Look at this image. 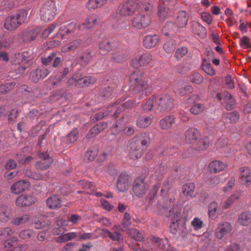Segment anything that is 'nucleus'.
Segmentation results:
<instances>
[{"label":"nucleus","instance_id":"15","mask_svg":"<svg viewBox=\"0 0 251 251\" xmlns=\"http://www.w3.org/2000/svg\"><path fill=\"white\" fill-rule=\"evenodd\" d=\"M200 136V132L195 127H189L184 133L185 141L190 144L195 143Z\"/></svg>","mask_w":251,"mask_h":251},{"label":"nucleus","instance_id":"18","mask_svg":"<svg viewBox=\"0 0 251 251\" xmlns=\"http://www.w3.org/2000/svg\"><path fill=\"white\" fill-rule=\"evenodd\" d=\"M159 40V37L157 34L146 35L143 40V46L146 49H151L156 46Z\"/></svg>","mask_w":251,"mask_h":251},{"label":"nucleus","instance_id":"30","mask_svg":"<svg viewBox=\"0 0 251 251\" xmlns=\"http://www.w3.org/2000/svg\"><path fill=\"white\" fill-rule=\"evenodd\" d=\"M175 123V118L172 116H167L162 118L159 122V126L162 130H167Z\"/></svg>","mask_w":251,"mask_h":251},{"label":"nucleus","instance_id":"6","mask_svg":"<svg viewBox=\"0 0 251 251\" xmlns=\"http://www.w3.org/2000/svg\"><path fill=\"white\" fill-rule=\"evenodd\" d=\"M28 20V17H7L4 26L7 30H14L23 23L27 22Z\"/></svg>","mask_w":251,"mask_h":251},{"label":"nucleus","instance_id":"51","mask_svg":"<svg viewBox=\"0 0 251 251\" xmlns=\"http://www.w3.org/2000/svg\"><path fill=\"white\" fill-rule=\"evenodd\" d=\"M187 48L185 46H182L176 49L174 56L176 60H179L183 56H184L187 53Z\"/></svg>","mask_w":251,"mask_h":251},{"label":"nucleus","instance_id":"62","mask_svg":"<svg viewBox=\"0 0 251 251\" xmlns=\"http://www.w3.org/2000/svg\"><path fill=\"white\" fill-rule=\"evenodd\" d=\"M209 144V140L207 137L201 138L199 141V150L201 151L206 150Z\"/></svg>","mask_w":251,"mask_h":251},{"label":"nucleus","instance_id":"47","mask_svg":"<svg viewBox=\"0 0 251 251\" xmlns=\"http://www.w3.org/2000/svg\"><path fill=\"white\" fill-rule=\"evenodd\" d=\"M127 233L129 236L138 241H141L143 238V235L140 231L136 228H130L128 230Z\"/></svg>","mask_w":251,"mask_h":251},{"label":"nucleus","instance_id":"25","mask_svg":"<svg viewBox=\"0 0 251 251\" xmlns=\"http://www.w3.org/2000/svg\"><path fill=\"white\" fill-rule=\"evenodd\" d=\"M193 32L201 38H203L206 35V28L196 21H193L192 24Z\"/></svg>","mask_w":251,"mask_h":251},{"label":"nucleus","instance_id":"5","mask_svg":"<svg viewBox=\"0 0 251 251\" xmlns=\"http://www.w3.org/2000/svg\"><path fill=\"white\" fill-rule=\"evenodd\" d=\"M175 203V199H170V205L169 207H166V210L168 211V213L167 214V216L170 217L172 219V223L170 226L171 232L175 234L176 231V229L178 227L177 224L176 222L177 221V218L180 214L181 210L177 208H174Z\"/></svg>","mask_w":251,"mask_h":251},{"label":"nucleus","instance_id":"48","mask_svg":"<svg viewBox=\"0 0 251 251\" xmlns=\"http://www.w3.org/2000/svg\"><path fill=\"white\" fill-rule=\"evenodd\" d=\"M78 131L77 129L75 128L69 133L66 137V141L68 144H73L75 143L78 138Z\"/></svg>","mask_w":251,"mask_h":251},{"label":"nucleus","instance_id":"64","mask_svg":"<svg viewBox=\"0 0 251 251\" xmlns=\"http://www.w3.org/2000/svg\"><path fill=\"white\" fill-rule=\"evenodd\" d=\"M55 53H52L46 56L42 57L41 58L42 63L44 65L47 66L52 61L54 58H55Z\"/></svg>","mask_w":251,"mask_h":251},{"label":"nucleus","instance_id":"9","mask_svg":"<svg viewBox=\"0 0 251 251\" xmlns=\"http://www.w3.org/2000/svg\"><path fill=\"white\" fill-rule=\"evenodd\" d=\"M38 155V160L36 163L37 169L45 170L50 167L53 162V159L47 152H40Z\"/></svg>","mask_w":251,"mask_h":251},{"label":"nucleus","instance_id":"50","mask_svg":"<svg viewBox=\"0 0 251 251\" xmlns=\"http://www.w3.org/2000/svg\"><path fill=\"white\" fill-rule=\"evenodd\" d=\"M218 204L216 201L211 202L208 205V214L210 218H213L217 211Z\"/></svg>","mask_w":251,"mask_h":251},{"label":"nucleus","instance_id":"3","mask_svg":"<svg viewBox=\"0 0 251 251\" xmlns=\"http://www.w3.org/2000/svg\"><path fill=\"white\" fill-rule=\"evenodd\" d=\"M133 106V101L131 100L122 103L121 100H117L116 102L110 105L104 110H101L94 115V118L98 121L103 117L108 116L112 111H114L113 116L115 118L118 117V115L123 110L130 108Z\"/></svg>","mask_w":251,"mask_h":251},{"label":"nucleus","instance_id":"35","mask_svg":"<svg viewBox=\"0 0 251 251\" xmlns=\"http://www.w3.org/2000/svg\"><path fill=\"white\" fill-rule=\"evenodd\" d=\"M223 99L225 102V108L227 110H230L235 105V102L234 98L228 92H225L223 94Z\"/></svg>","mask_w":251,"mask_h":251},{"label":"nucleus","instance_id":"21","mask_svg":"<svg viewBox=\"0 0 251 251\" xmlns=\"http://www.w3.org/2000/svg\"><path fill=\"white\" fill-rule=\"evenodd\" d=\"M107 126L106 123H100L94 126L87 134L86 138L89 139L96 136L99 133L102 132Z\"/></svg>","mask_w":251,"mask_h":251},{"label":"nucleus","instance_id":"42","mask_svg":"<svg viewBox=\"0 0 251 251\" xmlns=\"http://www.w3.org/2000/svg\"><path fill=\"white\" fill-rule=\"evenodd\" d=\"M98 153L97 147H93L89 149L85 153L84 159L86 160L92 161L94 160Z\"/></svg>","mask_w":251,"mask_h":251},{"label":"nucleus","instance_id":"23","mask_svg":"<svg viewBox=\"0 0 251 251\" xmlns=\"http://www.w3.org/2000/svg\"><path fill=\"white\" fill-rule=\"evenodd\" d=\"M239 119V115L236 111L225 113L222 117V121L226 124H232L237 122Z\"/></svg>","mask_w":251,"mask_h":251},{"label":"nucleus","instance_id":"43","mask_svg":"<svg viewBox=\"0 0 251 251\" xmlns=\"http://www.w3.org/2000/svg\"><path fill=\"white\" fill-rule=\"evenodd\" d=\"M156 95L151 96L142 106L143 110L145 112L151 111L153 107L155 108V101Z\"/></svg>","mask_w":251,"mask_h":251},{"label":"nucleus","instance_id":"7","mask_svg":"<svg viewBox=\"0 0 251 251\" xmlns=\"http://www.w3.org/2000/svg\"><path fill=\"white\" fill-rule=\"evenodd\" d=\"M149 187L148 183L142 176L137 178L133 182L132 190L137 197L142 196L147 191Z\"/></svg>","mask_w":251,"mask_h":251},{"label":"nucleus","instance_id":"41","mask_svg":"<svg viewBox=\"0 0 251 251\" xmlns=\"http://www.w3.org/2000/svg\"><path fill=\"white\" fill-rule=\"evenodd\" d=\"M30 218V216L28 214H24L21 216H18L12 218L11 223L12 225L18 226L24 224L27 222Z\"/></svg>","mask_w":251,"mask_h":251},{"label":"nucleus","instance_id":"24","mask_svg":"<svg viewBox=\"0 0 251 251\" xmlns=\"http://www.w3.org/2000/svg\"><path fill=\"white\" fill-rule=\"evenodd\" d=\"M148 81L143 80L134 86L133 91L135 93L142 92L145 96L150 93V88Z\"/></svg>","mask_w":251,"mask_h":251},{"label":"nucleus","instance_id":"32","mask_svg":"<svg viewBox=\"0 0 251 251\" xmlns=\"http://www.w3.org/2000/svg\"><path fill=\"white\" fill-rule=\"evenodd\" d=\"M107 0H88L86 3V8L88 10H95L106 3Z\"/></svg>","mask_w":251,"mask_h":251},{"label":"nucleus","instance_id":"60","mask_svg":"<svg viewBox=\"0 0 251 251\" xmlns=\"http://www.w3.org/2000/svg\"><path fill=\"white\" fill-rule=\"evenodd\" d=\"M7 47V46L6 45L2 42H0V59L5 62H7L9 60L7 53L3 51V49Z\"/></svg>","mask_w":251,"mask_h":251},{"label":"nucleus","instance_id":"45","mask_svg":"<svg viewBox=\"0 0 251 251\" xmlns=\"http://www.w3.org/2000/svg\"><path fill=\"white\" fill-rule=\"evenodd\" d=\"M205 110V106L203 104L200 103H194L190 108V113L195 115H198L202 113Z\"/></svg>","mask_w":251,"mask_h":251},{"label":"nucleus","instance_id":"20","mask_svg":"<svg viewBox=\"0 0 251 251\" xmlns=\"http://www.w3.org/2000/svg\"><path fill=\"white\" fill-rule=\"evenodd\" d=\"M49 74L50 72L48 69L45 68H43L42 69H37L33 70L30 73V75L31 80L33 82H37L40 79L44 78L47 76Z\"/></svg>","mask_w":251,"mask_h":251},{"label":"nucleus","instance_id":"55","mask_svg":"<svg viewBox=\"0 0 251 251\" xmlns=\"http://www.w3.org/2000/svg\"><path fill=\"white\" fill-rule=\"evenodd\" d=\"M104 233L113 241H120L123 239L121 234L119 232L112 233L108 230H105Z\"/></svg>","mask_w":251,"mask_h":251},{"label":"nucleus","instance_id":"12","mask_svg":"<svg viewBox=\"0 0 251 251\" xmlns=\"http://www.w3.org/2000/svg\"><path fill=\"white\" fill-rule=\"evenodd\" d=\"M131 22L132 26L142 29L150 25L151 19L150 17H133Z\"/></svg>","mask_w":251,"mask_h":251},{"label":"nucleus","instance_id":"14","mask_svg":"<svg viewBox=\"0 0 251 251\" xmlns=\"http://www.w3.org/2000/svg\"><path fill=\"white\" fill-rule=\"evenodd\" d=\"M152 59V55L149 53H144L136 57L132 60L131 65L136 68L148 64Z\"/></svg>","mask_w":251,"mask_h":251},{"label":"nucleus","instance_id":"59","mask_svg":"<svg viewBox=\"0 0 251 251\" xmlns=\"http://www.w3.org/2000/svg\"><path fill=\"white\" fill-rule=\"evenodd\" d=\"M239 45L240 47L244 49H247L249 48H251V40L247 36H244L240 40Z\"/></svg>","mask_w":251,"mask_h":251},{"label":"nucleus","instance_id":"11","mask_svg":"<svg viewBox=\"0 0 251 251\" xmlns=\"http://www.w3.org/2000/svg\"><path fill=\"white\" fill-rule=\"evenodd\" d=\"M130 181L128 175L125 172L121 173L118 176L116 187L119 191L125 192L129 188Z\"/></svg>","mask_w":251,"mask_h":251},{"label":"nucleus","instance_id":"36","mask_svg":"<svg viewBox=\"0 0 251 251\" xmlns=\"http://www.w3.org/2000/svg\"><path fill=\"white\" fill-rule=\"evenodd\" d=\"M151 122L152 118L151 117L142 116L137 119L136 126L139 128H146L151 124Z\"/></svg>","mask_w":251,"mask_h":251},{"label":"nucleus","instance_id":"53","mask_svg":"<svg viewBox=\"0 0 251 251\" xmlns=\"http://www.w3.org/2000/svg\"><path fill=\"white\" fill-rule=\"evenodd\" d=\"M153 241L157 243V246L159 248L162 250H168V242L167 239H161L157 237L153 238Z\"/></svg>","mask_w":251,"mask_h":251},{"label":"nucleus","instance_id":"4","mask_svg":"<svg viewBox=\"0 0 251 251\" xmlns=\"http://www.w3.org/2000/svg\"><path fill=\"white\" fill-rule=\"evenodd\" d=\"M174 100L168 94L156 95L155 109L159 112L169 111L174 107Z\"/></svg>","mask_w":251,"mask_h":251},{"label":"nucleus","instance_id":"16","mask_svg":"<svg viewBox=\"0 0 251 251\" xmlns=\"http://www.w3.org/2000/svg\"><path fill=\"white\" fill-rule=\"evenodd\" d=\"M41 12L46 16H55L57 14L55 3L53 0H49L44 4Z\"/></svg>","mask_w":251,"mask_h":251},{"label":"nucleus","instance_id":"54","mask_svg":"<svg viewBox=\"0 0 251 251\" xmlns=\"http://www.w3.org/2000/svg\"><path fill=\"white\" fill-rule=\"evenodd\" d=\"M18 245V239L16 237H12L7 240H6L4 243L3 246L4 248H14V247H17Z\"/></svg>","mask_w":251,"mask_h":251},{"label":"nucleus","instance_id":"1","mask_svg":"<svg viewBox=\"0 0 251 251\" xmlns=\"http://www.w3.org/2000/svg\"><path fill=\"white\" fill-rule=\"evenodd\" d=\"M151 138L149 133L144 132L134 136L129 141L127 145L129 155L133 159L140 158L144 152V149L150 145Z\"/></svg>","mask_w":251,"mask_h":251},{"label":"nucleus","instance_id":"58","mask_svg":"<svg viewBox=\"0 0 251 251\" xmlns=\"http://www.w3.org/2000/svg\"><path fill=\"white\" fill-rule=\"evenodd\" d=\"M176 44L175 41L170 40L165 42L163 45V49L167 53H171L175 49Z\"/></svg>","mask_w":251,"mask_h":251},{"label":"nucleus","instance_id":"57","mask_svg":"<svg viewBox=\"0 0 251 251\" xmlns=\"http://www.w3.org/2000/svg\"><path fill=\"white\" fill-rule=\"evenodd\" d=\"M188 17H177L175 21L176 27L182 28L184 27L188 22Z\"/></svg>","mask_w":251,"mask_h":251},{"label":"nucleus","instance_id":"38","mask_svg":"<svg viewBox=\"0 0 251 251\" xmlns=\"http://www.w3.org/2000/svg\"><path fill=\"white\" fill-rule=\"evenodd\" d=\"M97 24V17H87L81 26L83 28L90 29L93 28Z\"/></svg>","mask_w":251,"mask_h":251},{"label":"nucleus","instance_id":"13","mask_svg":"<svg viewBox=\"0 0 251 251\" xmlns=\"http://www.w3.org/2000/svg\"><path fill=\"white\" fill-rule=\"evenodd\" d=\"M40 30L39 28L26 29L19 35V37L23 42H29L34 40L39 34Z\"/></svg>","mask_w":251,"mask_h":251},{"label":"nucleus","instance_id":"40","mask_svg":"<svg viewBox=\"0 0 251 251\" xmlns=\"http://www.w3.org/2000/svg\"><path fill=\"white\" fill-rule=\"evenodd\" d=\"M201 69L206 74L210 76H213L216 74V72L212 67L211 64L208 62L205 58L202 59Z\"/></svg>","mask_w":251,"mask_h":251},{"label":"nucleus","instance_id":"46","mask_svg":"<svg viewBox=\"0 0 251 251\" xmlns=\"http://www.w3.org/2000/svg\"><path fill=\"white\" fill-rule=\"evenodd\" d=\"M126 56L123 51H117L111 54V59L114 62L120 63L126 60Z\"/></svg>","mask_w":251,"mask_h":251},{"label":"nucleus","instance_id":"33","mask_svg":"<svg viewBox=\"0 0 251 251\" xmlns=\"http://www.w3.org/2000/svg\"><path fill=\"white\" fill-rule=\"evenodd\" d=\"M195 189V185L194 183L189 182L183 185L182 187V192L185 196L192 198L193 197Z\"/></svg>","mask_w":251,"mask_h":251},{"label":"nucleus","instance_id":"8","mask_svg":"<svg viewBox=\"0 0 251 251\" xmlns=\"http://www.w3.org/2000/svg\"><path fill=\"white\" fill-rule=\"evenodd\" d=\"M27 53L24 52L16 54L12 60L13 64L19 65L18 68V71L20 73H23L26 69L27 64L30 63V61L26 57Z\"/></svg>","mask_w":251,"mask_h":251},{"label":"nucleus","instance_id":"27","mask_svg":"<svg viewBox=\"0 0 251 251\" xmlns=\"http://www.w3.org/2000/svg\"><path fill=\"white\" fill-rule=\"evenodd\" d=\"M11 214V210L7 205H0V222H6L9 220Z\"/></svg>","mask_w":251,"mask_h":251},{"label":"nucleus","instance_id":"17","mask_svg":"<svg viewBox=\"0 0 251 251\" xmlns=\"http://www.w3.org/2000/svg\"><path fill=\"white\" fill-rule=\"evenodd\" d=\"M36 201V198L32 196L21 195L17 198L16 204L20 207L28 206L34 203Z\"/></svg>","mask_w":251,"mask_h":251},{"label":"nucleus","instance_id":"34","mask_svg":"<svg viewBox=\"0 0 251 251\" xmlns=\"http://www.w3.org/2000/svg\"><path fill=\"white\" fill-rule=\"evenodd\" d=\"M77 236L78 234L76 232H70L59 236L56 238V241L59 243H64L75 239Z\"/></svg>","mask_w":251,"mask_h":251},{"label":"nucleus","instance_id":"39","mask_svg":"<svg viewBox=\"0 0 251 251\" xmlns=\"http://www.w3.org/2000/svg\"><path fill=\"white\" fill-rule=\"evenodd\" d=\"M75 80L79 83L82 86H88L91 84H94L96 81V79L93 76H87L83 78L77 79L74 76Z\"/></svg>","mask_w":251,"mask_h":251},{"label":"nucleus","instance_id":"22","mask_svg":"<svg viewBox=\"0 0 251 251\" xmlns=\"http://www.w3.org/2000/svg\"><path fill=\"white\" fill-rule=\"evenodd\" d=\"M227 167V164L219 160H215L209 164V171L211 173H217L224 170Z\"/></svg>","mask_w":251,"mask_h":251},{"label":"nucleus","instance_id":"49","mask_svg":"<svg viewBox=\"0 0 251 251\" xmlns=\"http://www.w3.org/2000/svg\"><path fill=\"white\" fill-rule=\"evenodd\" d=\"M112 48V43L107 41L104 40L99 45V49L102 53H107L111 50Z\"/></svg>","mask_w":251,"mask_h":251},{"label":"nucleus","instance_id":"61","mask_svg":"<svg viewBox=\"0 0 251 251\" xmlns=\"http://www.w3.org/2000/svg\"><path fill=\"white\" fill-rule=\"evenodd\" d=\"M170 185L168 181H165L161 189V194L163 197L166 198L169 195Z\"/></svg>","mask_w":251,"mask_h":251},{"label":"nucleus","instance_id":"29","mask_svg":"<svg viewBox=\"0 0 251 251\" xmlns=\"http://www.w3.org/2000/svg\"><path fill=\"white\" fill-rule=\"evenodd\" d=\"M47 204L50 209L58 208L61 206V201L58 196L53 195L47 199Z\"/></svg>","mask_w":251,"mask_h":251},{"label":"nucleus","instance_id":"19","mask_svg":"<svg viewBox=\"0 0 251 251\" xmlns=\"http://www.w3.org/2000/svg\"><path fill=\"white\" fill-rule=\"evenodd\" d=\"M30 186L29 183L23 180H19L11 187V192L15 194H18L25 191Z\"/></svg>","mask_w":251,"mask_h":251},{"label":"nucleus","instance_id":"63","mask_svg":"<svg viewBox=\"0 0 251 251\" xmlns=\"http://www.w3.org/2000/svg\"><path fill=\"white\" fill-rule=\"evenodd\" d=\"M190 80L193 83L199 84L203 81V77L200 74L196 73L191 75Z\"/></svg>","mask_w":251,"mask_h":251},{"label":"nucleus","instance_id":"52","mask_svg":"<svg viewBox=\"0 0 251 251\" xmlns=\"http://www.w3.org/2000/svg\"><path fill=\"white\" fill-rule=\"evenodd\" d=\"M191 225L195 231L201 229L203 226V223L200 218L195 217L191 222Z\"/></svg>","mask_w":251,"mask_h":251},{"label":"nucleus","instance_id":"26","mask_svg":"<svg viewBox=\"0 0 251 251\" xmlns=\"http://www.w3.org/2000/svg\"><path fill=\"white\" fill-rule=\"evenodd\" d=\"M240 178L241 182L244 184H248L251 182V175L250 170L247 167H243L240 169Z\"/></svg>","mask_w":251,"mask_h":251},{"label":"nucleus","instance_id":"37","mask_svg":"<svg viewBox=\"0 0 251 251\" xmlns=\"http://www.w3.org/2000/svg\"><path fill=\"white\" fill-rule=\"evenodd\" d=\"M130 81L134 86L144 80V74L139 71L133 72L129 76Z\"/></svg>","mask_w":251,"mask_h":251},{"label":"nucleus","instance_id":"44","mask_svg":"<svg viewBox=\"0 0 251 251\" xmlns=\"http://www.w3.org/2000/svg\"><path fill=\"white\" fill-rule=\"evenodd\" d=\"M251 221V214L249 212H244L238 217V222L242 226H247Z\"/></svg>","mask_w":251,"mask_h":251},{"label":"nucleus","instance_id":"31","mask_svg":"<svg viewBox=\"0 0 251 251\" xmlns=\"http://www.w3.org/2000/svg\"><path fill=\"white\" fill-rule=\"evenodd\" d=\"M82 44V40L80 39H76L69 43L62 48V51L63 52L75 51Z\"/></svg>","mask_w":251,"mask_h":251},{"label":"nucleus","instance_id":"10","mask_svg":"<svg viewBox=\"0 0 251 251\" xmlns=\"http://www.w3.org/2000/svg\"><path fill=\"white\" fill-rule=\"evenodd\" d=\"M232 230L231 224L227 222H220L215 229V235L218 239H222L230 233Z\"/></svg>","mask_w":251,"mask_h":251},{"label":"nucleus","instance_id":"2","mask_svg":"<svg viewBox=\"0 0 251 251\" xmlns=\"http://www.w3.org/2000/svg\"><path fill=\"white\" fill-rule=\"evenodd\" d=\"M152 9V6L149 3H145L142 4L141 10L140 11L137 2L136 0H129L126 3L119 5L116 14L121 16L138 14L144 16L150 14Z\"/></svg>","mask_w":251,"mask_h":251},{"label":"nucleus","instance_id":"28","mask_svg":"<svg viewBox=\"0 0 251 251\" xmlns=\"http://www.w3.org/2000/svg\"><path fill=\"white\" fill-rule=\"evenodd\" d=\"M95 52L87 50L80 57V63L83 65H86L92 62L95 58Z\"/></svg>","mask_w":251,"mask_h":251},{"label":"nucleus","instance_id":"56","mask_svg":"<svg viewBox=\"0 0 251 251\" xmlns=\"http://www.w3.org/2000/svg\"><path fill=\"white\" fill-rule=\"evenodd\" d=\"M176 30V27L172 22H168L163 28V32L168 31L167 32H164V34L166 36L170 35L172 31Z\"/></svg>","mask_w":251,"mask_h":251}]
</instances>
